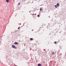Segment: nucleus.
Listing matches in <instances>:
<instances>
[{"mask_svg":"<svg viewBox=\"0 0 66 66\" xmlns=\"http://www.w3.org/2000/svg\"><path fill=\"white\" fill-rule=\"evenodd\" d=\"M12 47L13 48H14V49H17V47H15V46L14 45H12Z\"/></svg>","mask_w":66,"mask_h":66,"instance_id":"obj_1","label":"nucleus"},{"mask_svg":"<svg viewBox=\"0 0 66 66\" xmlns=\"http://www.w3.org/2000/svg\"><path fill=\"white\" fill-rule=\"evenodd\" d=\"M9 0H6V2H7V3H9Z\"/></svg>","mask_w":66,"mask_h":66,"instance_id":"obj_2","label":"nucleus"},{"mask_svg":"<svg viewBox=\"0 0 66 66\" xmlns=\"http://www.w3.org/2000/svg\"><path fill=\"white\" fill-rule=\"evenodd\" d=\"M56 5L58 6H58H60V4H59V3H57V4Z\"/></svg>","mask_w":66,"mask_h":66,"instance_id":"obj_3","label":"nucleus"},{"mask_svg":"<svg viewBox=\"0 0 66 66\" xmlns=\"http://www.w3.org/2000/svg\"><path fill=\"white\" fill-rule=\"evenodd\" d=\"M54 53H54V52H52V55H53V54H54Z\"/></svg>","mask_w":66,"mask_h":66,"instance_id":"obj_4","label":"nucleus"},{"mask_svg":"<svg viewBox=\"0 0 66 66\" xmlns=\"http://www.w3.org/2000/svg\"><path fill=\"white\" fill-rule=\"evenodd\" d=\"M14 44H16V45H18V43L16 42H15Z\"/></svg>","mask_w":66,"mask_h":66,"instance_id":"obj_5","label":"nucleus"},{"mask_svg":"<svg viewBox=\"0 0 66 66\" xmlns=\"http://www.w3.org/2000/svg\"><path fill=\"white\" fill-rule=\"evenodd\" d=\"M38 66H41V64H38Z\"/></svg>","mask_w":66,"mask_h":66,"instance_id":"obj_6","label":"nucleus"},{"mask_svg":"<svg viewBox=\"0 0 66 66\" xmlns=\"http://www.w3.org/2000/svg\"><path fill=\"white\" fill-rule=\"evenodd\" d=\"M30 40H33V39L32 38H30Z\"/></svg>","mask_w":66,"mask_h":66,"instance_id":"obj_7","label":"nucleus"},{"mask_svg":"<svg viewBox=\"0 0 66 66\" xmlns=\"http://www.w3.org/2000/svg\"><path fill=\"white\" fill-rule=\"evenodd\" d=\"M55 8H57V6L56 5H55Z\"/></svg>","mask_w":66,"mask_h":66,"instance_id":"obj_8","label":"nucleus"},{"mask_svg":"<svg viewBox=\"0 0 66 66\" xmlns=\"http://www.w3.org/2000/svg\"><path fill=\"white\" fill-rule=\"evenodd\" d=\"M20 27H19L18 28V29H20Z\"/></svg>","mask_w":66,"mask_h":66,"instance_id":"obj_9","label":"nucleus"},{"mask_svg":"<svg viewBox=\"0 0 66 66\" xmlns=\"http://www.w3.org/2000/svg\"><path fill=\"white\" fill-rule=\"evenodd\" d=\"M42 9L40 8V11H42Z\"/></svg>","mask_w":66,"mask_h":66,"instance_id":"obj_10","label":"nucleus"},{"mask_svg":"<svg viewBox=\"0 0 66 66\" xmlns=\"http://www.w3.org/2000/svg\"><path fill=\"white\" fill-rule=\"evenodd\" d=\"M56 42H55L54 43V44H56Z\"/></svg>","mask_w":66,"mask_h":66,"instance_id":"obj_11","label":"nucleus"},{"mask_svg":"<svg viewBox=\"0 0 66 66\" xmlns=\"http://www.w3.org/2000/svg\"><path fill=\"white\" fill-rule=\"evenodd\" d=\"M18 4L19 5H20V3H18Z\"/></svg>","mask_w":66,"mask_h":66,"instance_id":"obj_12","label":"nucleus"},{"mask_svg":"<svg viewBox=\"0 0 66 66\" xmlns=\"http://www.w3.org/2000/svg\"><path fill=\"white\" fill-rule=\"evenodd\" d=\"M37 16H38V17H39V15H37Z\"/></svg>","mask_w":66,"mask_h":66,"instance_id":"obj_13","label":"nucleus"},{"mask_svg":"<svg viewBox=\"0 0 66 66\" xmlns=\"http://www.w3.org/2000/svg\"><path fill=\"white\" fill-rule=\"evenodd\" d=\"M32 15H33V16L34 15V14L33 13V14H32Z\"/></svg>","mask_w":66,"mask_h":66,"instance_id":"obj_14","label":"nucleus"},{"mask_svg":"<svg viewBox=\"0 0 66 66\" xmlns=\"http://www.w3.org/2000/svg\"><path fill=\"white\" fill-rule=\"evenodd\" d=\"M15 66H17V65H15Z\"/></svg>","mask_w":66,"mask_h":66,"instance_id":"obj_15","label":"nucleus"}]
</instances>
